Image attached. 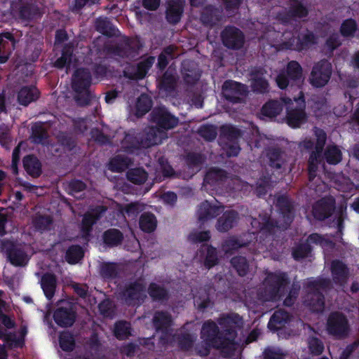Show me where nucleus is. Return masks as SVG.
<instances>
[{
	"label": "nucleus",
	"mask_w": 359,
	"mask_h": 359,
	"mask_svg": "<svg viewBox=\"0 0 359 359\" xmlns=\"http://www.w3.org/2000/svg\"><path fill=\"white\" fill-rule=\"evenodd\" d=\"M283 109L281 101L270 100L267 101L261 109V114L267 118H276Z\"/></svg>",
	"instance_id": "42"
},
{
	"label": "nucleus",
	"mask_w": 359,
	"mask_h": 359,
	"mask_svg": "<svg viewBox=\"0 0 359 359\" xmlns=\"http://www.w3.org/2000/svg\"><path fill=\"white\" fill-rule=\"evenodd\" d=\"M332 73L331 63L325 59L316 62L309 76V83L315 88H322L330 81Z\"/></svg>",
	"instance_id": "14"
},
{
	"label": "nucleus",
	"mask_w": 359,
	"mask_h": 359,
	"mask_svg": "<svg viewBox=\"0 0 359 359\" xmlns=\"http://www.w3.org/2000/svg\"><path fill=\"white\" fill-rule=\"evenodd\" d=\"M325 330L328 335L335 339L347 338L351 332L349 321L340 311H332L327 318Z\"/></svg>",
	"instance_id": "8"
},
{
	"label": "nucleus",
	"mask_w": 359,
	"mask_h": 359,
	"mask_svg": "<svg viewBox=\"0 0 359 359\" xmlns=\"http://www.w3.org/2000/svg\"><path fill=\"white\" fill-rule=\"evenodd\" d=\"M131 163L130 158L126 156L116 155L109 161V168L112 172H123L128 168Z\"/></svg>",
	"instance_id": "46"
},
{
	"label": "nucleus",
	"mask_w": 359,
	"mask_h": 359,
	"mask_svg": "<svg viewBox=\"0 0 359 359\" xmlns=\"http://www.w3.org/2000/svg\"><path fill=\"white\" fill-rule=\"evenodd\" d=\"M358 29L356 21L353 18L344 20L339 29L340 34L344 37H353Z\"/></svg>",
	"instance_id": "61"
},
{
	"label": "nucleus",
	"mask_w": 359,
	"mask_h": 359,
	"mask_svg": "<svg viewBox=\"0 0 359 359\" xmlns=\"http://www.w3.org/2000/svg\"><path fill=\"white\" fill-rule=\"evenodd\" d=\"M156 218L155 215L151 212H144L140 217V228L144 232H153L156 228Z\"/></svg>",
	"instance_id": "52"
},
{
	"label": "nucleus",
	"mask_w": 359,
	"mask_h": 359,
	"mask_svg": "<svg viewBox=\"0 0 359 359\" xmlns=\"http://www.w3.org/2000/svg\"><path fill=\"white\" fill-rule=\"evenodd\" d=\"M290 285L287 273L281 271L269 272L263 282L264 287L258 291L259 299L264 302H276L285 297L283 305L291 307L299 297L301 285L298 282H293L288 291Z\"/></svg>",
	"instance_id": "2"
},
{
	"label": "nucleus",
	"mask_w": 359,
	"mask_h": 359,
	"mask_svg": "<svg viewBox=\"0 0 359 359\" xmlns=\"http://www.w3.org/2000/svg\"><path fill=\"white\" fill-rule=\"evenodd\" d=\"M149 69L140 62L136 66H131L123 71L125 76L130 79H142L148 73Z\"/></svg>",
	"instance_id": "53"
},
{
	"label": "nucleus",
	"mask_w": 359,
	"mask_h": 359,
	"mask_svg": "<svg viewBox=\"0 0 359 359\" xmlns=\"http://www.w3.org/2000/svg\"><path fill=\"white\" fill-rule=\"evenodd\" d=\"M284 101L289 104L286 109V123L292 128H299L305 124L308 121V114L304 93L300 91L298 96L294 98V102L290 98Z\"/></svg>",
	"instance_id": "4"
},
{
	"label": "nucleus",
	"mask_w": 359,
	"mask_h": 359,
	"mask_svg": "<svg viewBox=\"0 0 359 359\" xmlns=\"http://www.w3.org/2000/svg\"><path fill=\"white\" fill-rule=\"evenodd\" d=\"M323 158L329 165H337L342 160V152L338 146L329 144L323 151Z\"/></svg>",
	"instance_id": "44"
},
{
	"label": "nucleus",
	"mask_w": 359,
	"mask_h": 359,
	"mask_svg": "<svg viewBox=\"0 0 359 359\" xmlns=\"http://www.w3.org/2000/svg\"><path fill=\"white\" fill-rule=\"evenodd\" d=\"M335 210V200L332 197H324L313 206V215L319 221H323L332 216Z\"/></svg>",
	"instance_id": "20"
},
{
	"label": "nucleus",
	"mask_w": 359,
	"mask_h": 359,
	"mask_svg": "<svg viewBox=\"0 0 359 359\" xmlns=\"http://www.w3.org/2000/svg\"><path fill=\"white\" fill-rule=\"evenodd\" d=\"M238 219V212L234 210H226L217 219L216 229L222 233L227 232L237 224Z\"/></svg>",
	"instance_id": "25"
},
{
	"label": "nucleus",
	"mask_w": 359,
	"mask_h": 359,
	"mask_svg": "<svg viewBox=\"0 0 359 359\" xmlns=\"http://www.w3.org/2000/svg\"><path fill=\"white\" fill-rule=\"evenodd\" d=\"M309 13L303 0H289L287 8L285 12L279 13L278 18L283 24H288L292 20L307 17Z\"/></svg>",
	"instance_id": "18"
},
{
	"label": "nucleus",
	"mask_w": 359,
	"mask_h": 359,
	"mask_svg": "<svg viewBox=\"0 0 359 359\" xmlns=\"http://www.w3.org/2000/svg\"><path fill=\"white\" fill-rule=\"evenodd\" d=\"M109 50L111 54L123 58H133L137 54V50L129 39L111 46Z\"/></svg>",
	"instance_id": "32"
},
{
	"label": "nucleus",
	"mask_w": 359,
	"mask_h": 359,
	"mask_svg": "<svg viewBox=\"0 0 359 359\" xmlns=\"http://www.w3.org/2000/svg\"><path fill=\"white\" fill-rule=\"evenodd\" d=\"M48 137L47 130L41 125L32 126L31 138L33 143L45 145Z\"/></svg>",
	"instance_id": "55"
},
{
	"label": "nucleus",
	"mask_w": 359,
	"mask_h": 359,
	"mask_svg": "<svg viewBox=\"0 0 359 359\" xmlns=\"http://www.w3.org/2000/svg\"><path fill=\"white\" fill-rule=\"evenodd\" d=\"M41 285L46 297L50 300L55 295L57 278L55 274L46 273L41 279Z\"/></svg>",
	"instance_id": "37"
},
{
	"label": "nucleus",
	"mask_w": 359,
	"mask_h": 359,
	"mask_svg": "<svg viewBox=\"0 0 359 359\" xmlns=\"http://www.w3.org/2000/svg\"><path fill=\"white\" fill-rule=\"evenodd\" d=\"M220 18L219 10L213 5H207L201 12L200 20L203 25L213 27Z\"/></svg>",
	"instance_id": "33"
},
{
	"label": "nucleus",
	"mask_w": 359,
	"mask_h": 359,
	"mask_svg": "<svg viewBox=\"0 0 359 359\" xmlns=\"http://www.w3.org/2000/svg\"><path fill=\"white\" fill-rule=\"evenodd\" d=\"M201 255L205 254L204 266L210 269L219 262L217 250L211 245L203 244L200 248Z\"/></svg>",
	"instance_id": "38"
},
{
	"label": "nucleus",
	"mask_w": 359,
	"mask_h": 359,
	"mask_svg": "<svg viewBox=\"0 0 359 359\" xmlns=\"http://www.w3.org/2000/svg\"><path fill=\"white\" fill-rule=\"evenodd\" d=\"M308 348L313 355H320L325 349L323 341L317 337H309L307 339Z\"/></svg>",
	"instance_id": "63"
},
{
	"label": "nucleus",
	"mask_w": 359,
	"mask_h": 359,
	"mask_svg": "<svg viewBox=\"0 0 359 359\" xmlns=\"http://www.w3.org/2000/svg\"><path fill=\"white\" fill-rule=\"evenodd\" d=\"M147 292L154 302L163 303L167 302L170 299L168 290L156 283H151L149 285Z\"/></svg>",
	"instance_id": "35"
},
{
	"label": "nucleus",
	"mask_w": 359,
	"mask_h": 359,
	"mask_svg": "<svg viewBox=\"0 0 359 359\" xmlns=\"http://www.w3.org/2000/svg\"><path fill=\"white\" fill-rule=\"evenodd\" d=\"M329 280L325 278L308 281L305 286L309 290L304 298V304L313 312L321 313L325 309V296L320 289L329 285Z\"/></svg>",
	"instance_id": "5"
},
{
	"label": "nucleus",
	"mask_w": 359,
	"mask_h": 359,
	"mask_svg": "<svg viewBox=\"0 0 359 359\" xmlns=\"http://www.w3.org/2000/svg\"><path fill=\"white\" fill-rule=\"evenodd\" d=\"M313 248L311 245L308 243V242H304L299 243L294 248H293L292 251V255L294 260L300 261L304 258L309 257V255L311 253Z\"/></svg>",
	"instance_id": "59"
},
{
	"label": "nucleus",
	"mask_w": 359,
	"mask_h": 359,
	"mask_svg": "<svg viewBox=\"0 0 359 359\" xmlns=\"http://www.w3.org/2000/svg\"><path fill=\"white\" fill-rule=\"evenodd\" d=\"M291 315L284 310H277L271 316L268 327L271 330L278 331L290 321Z\"/></svg>",
	"instance_id": "34"
},
{
	"label": "nucleus",
	"mask_w": 359,
	"mask_h": 359,
	"mask_svg": "<svg viewBox=\"0 0 359 359\" xmlns=\"http://www.w3.org/2000/svg\"><path fill=\"white\" fill-rule=\"evenodd\" d=\"M241 130L231 125H223L220 128V137L228 142H238L241 136Z\"/></svg>",
	"instance_id": "58"
},
{
	"label": "nucleus",
	"mask_w": 359,
	"mask_h": 359,
	"mask_svg": "<svg viewBox=\"0 0 359 359\" xmlns=\"http://www.w3.org/2000/svg\"><path fill=\"white\" fill-rule=\"evenodd\" d=\"M0 252L5 253L8 261L14 266H25L29 257L17 241L8 238L0 239Z\"/></svg>",
	"instance_id": "10"
},
{
	"label": "nucleus",
	"mask_w": 359,
	"mask_h": 359,
	"mask_svg": "<svg viewBox=\"0 0 359 359\" xmlns=\"http://www.w3.org/2000/svg\"><path fill=\"white\" fill-rule=\"evenodd\" d=\"M283 151L279 147H271L267 149L266 158L269 160V165L274 169H280L284 164Z\"/></svg>",
	"instance_id": "41"
},
{
	"label": "nucleus",
	"mask_w": 359,
	"mask_h": 359,
	"mask_svg": "<svg viewBox=\"0 0 359 359\" xmlns=\"http://www.w3.org/2000/svg\"><path fill=\"white\" fill-rule=\"evenodd\" d=\"M198 134L205 141L212 142L217 137V128L212 124H203L199 127Z\"/></svg>",
	"instance_id": "60"
},
{
	"label": "nucleus",
	"mask_w": 359,
	"mask_h": 359,
	"mask_svg": "<svg viewBox=\"0 0 359 359\" xmlns=\"http://www.w3.org/2000/svg\"><path fill=\"white\" fill-rule=\"evenodd\" d=\"M315 135L316 137L315 149L309 154L307 168L308 177L311 182L315 179L319 165L323 163V151L327 141V134L323 129L316 128Z\"/></svg>",
	"instance_id": "9"
},
{
	"label": "nucleus",
	"mask_w": 359,
	"mask_h": 359,
	"mask_svg": "<svg viewBox=\"0 0 359 359\" xmlns=\"http://www.w3.org/2000/svg\"><path fill=\"white\" fill-rule=\"evenodd\" d=\"M221 212L222 210L219 206L212 205L208 201H205L200 204L197 210L198 220L204 223L217 217Z\"/></svg>",
	"instance_id": "31"
},
{
	"label": "nucleus",
	"mask_w": 359,
	"mask_h": 359,
	"mask_svg": "<svg viewBox=\"0 0 359 359\" xmlns=\"http://www.w3.org/2000/svg\"><path fill=\"white\" fill-rule=\"evenodd\" d=\"M330 270L335 284L342 286L346 283L349 277V269L342 261L333 260L331 263Z\"/></svg>",
	"instance_id": "26"
},
{
	"label": "nucleus",
	"mask_w": 359,
	"mask_h": 359,
	"mask_svg": "<svg viewBox=\"0 0 359 359\" xmlns=\"http://www.w3.org/2000/svg\"><path fill=\"white\" fill-rule=\"evenodd\" d=\"M157 144L156 134L152 129L146 135L136 134L134 131L126 133L121 141V147L126 153L134 154L142 148H148Z\"/></svg>",
	"instance_id": "7"
},
{
	"label": "nucleus",
	"mask_w": 359,
	"mask_h": 359,
	"mask_svg": "<svg viewBox=\"0 0 359 359\" xmlns=\"http://www.w3.org/2000/svg\"><path fill=\"white\" fill-rule=\"evenodd\" d=\"M84 251L79 245H70L65 253V260L69 264H76L83 259Z\"/></svg>",
	"instance_id": "51"
},
{
	"label": "nucleus",
	"mask_w": 359,
	"mask_h": 359,
	"mask_svg": "<svg viewBox=\"0 0 359 359\" xmlns=\"http://www.w3.org/2000/svg\"><path fill=\"white\" fill-rule=\"evenodd\" d=\"M228 178V172L222 168H212L208 170L203 179L204 185H210L213 189L219 187Z\"/></svg>",
	"instance_id": "27"
},
{
	"label": "nucleus",
	"mask_w": 359,
	"mask_h": 359,
	"mask_svg": "<svg viewBox=\"0 0 359 359\" xmlns=\"http://www.w3.org/2000/svg\"><path fill=\"white\" fill-rule=\"evenodd\" d=\"M92 83V74L87 68L77 69L72 79V89L76 93L74 99L81 107L87 106L91 100L89 88Z\"/></svg>",
	"instance_id": "3"
},
{
	"label": "nucleus",
	"mask_w": 359,
	"mask_h": 359,
	"mask_svg": "<svg viewBox=\"0 0 359 359\" xmlns=\"http://www.w3.org/2000/svg\"><path fill=\"white\" fill-rule=\"evenodd\" d=\"M317 43L315 34L309 29L299 32L297 36L292 35L290 39L282 42L283 49L302 52L307 50Z\"/></svg>",
	"instance_id": "11"
},
{
	"label": "nucleus",
	"mask_w": 359,
	"mask_h": 359,
	"mask_svg": "<svg viewBox=\"0 0 359 359\" xmlns=\"http://www.w3.org/2000/svg\"><path fill=\"white\" fill-rule=\"evenodd\" d=\"M271 177L269 174L262 175L257 180L255 194L258 197L264 196L271 187Z\"/></svg>",
	"instance_id": "56"
},
{
	"label": "nucleus",
	"mask_w": 359,
	"mask_h": 359,
	"mask_svg": "<svg viewBox=\"0 0 359 359\" xmlns=\"http://www.w3.org/2000/svg\"><path fill=\"white\" fill-rule=\"evenodd\" d=\"M95 27L99 33L107 37L118 36V29L107 18H97L95 21Z\"/></svg>",
	"instance_id": "39"
},
{
	"label": "nucleus",
	"mask_w": 359,
	"mask_h": 359,
	"mask_svg": "<svg viewBox=\"0 0 359 359\" xmlns=\"http://www.w3.org/2000/svg\"><path fill=\"white\" fill-rule=\"evenodd\" d=\"M153 106V102L149 95L142 93L137 98L136 102V116L142 117L148 113Z\"/></svg>",
	"instance_id": "48"
},
{
	"label": "nucleus",
	"mask_w": 359,
	"mask_h": 359,
	"mask_svg": "<svg viewBox=\"0 0 359 359\" xmlns=\"http://www.w3.org/2000/svg\"><path fill=\"white\" fill-rule=\"evenodd\" d=\"M223 45L229 49L238 50L244 43L243 32L234 26H226L221 32Z\"/></svg>",
	"instance_id": "19"
},
{
	"label": "nucleus",
	"mask_w": 359,
	"mask_h": 359,
	"mask_svg": "<svg viewBox=\"0 0 359 359\" xmlns=\"http://www.w3.org/2000/svg\"><path fill=\"white\" fill-rule=\"evenodd\" d=\"M53 320L60 327H70L76 322L77 313L75 306L67 301H62L53 312Z\"/></svg>",
	"instance_id": "15"
},
{
	"label": "nucleus",
	"mask_w": 359,
	"mask_h": 359,
	"mask_svg": "<svg viewBox=\"0 0 359 359\" xmlns=\"http://www.w3.org/2000/svg\"><path fill=\"white\" fill-rule=\"evenodd\" d=\"M22 164L27 173L34 178H37L42 174V164L34 154H28L23 157Z\"/></svg>",
	"instance_id": "29"
},
{
	"label": "nucleus",
	"mask_w": 359,
	"mask_h": 359,
	"mask_svg": "<svg viewBox=\"0 0 359 359\" xmlns=\"http://www.w3.org/2000/svg\"><path fill=\"white\" fill-rule=\"evenodd\" d=\"M276 206L285 222L290 224L294 216V203L287 195H280L276 199Z\"/></svg>",
	"instance_id": "23"
},
{
	"label": "nucleus",
	"mask_w": 359,
	"mask_h": 359,
	"mask_svg": "<svg viewBox=\"0 0 359 359\" xmlns=\"http://www.w3.org/2000/svg\"><path fill=\"white\" fill-rule=\"evenodd\" d=\"M177 86V79L172 74L166 71L161 76L158 87L160 90L171 94L175 91Z\"/></svg>",
	"instance_id": "45"
},
{
	"label": "nucleus",
	"mask_w": 359,
	"mask_h": 359,
	"mask_svg": "<svg viewBox=\"0 0 359 359\" xmlns=\"http://www.w3.org/2000/svg\"><path fill=\"white\" fill-rule=\"evenodd\" d=\"M266 71L263 67H256L250 74L252 76L250 87L254 93L265 94L269 91V83L265 77Z\"/></svg>",
	"instance_id": "22"
},
{
	"label": "nucleus",
	"mask_w": 359,
	"mask_h": 359,
	"mask_svg": "<svg viewBox=\"0 0 359 359\" xmlns=\"http://www.w3.org/2000/svg\"><path fill=\"white\" fill-rule=\"evenodd\" d=\"M11 8L13 13L16 14L22 20H31L35 15L34 8L29 4L18 5L13 4Z\"/></svg>",
	"instance_id": "50"
},
{
	"label": "nucleus",
	"mask_w": 359,
	"mask_h": 359,
	"mask_svg": "<svg viewBox=\"0 0 359 359\" xmlns=\"http://www.w3.org/2000/svg\"><path fill=\"white\" fill-rule=\"evenodd\" d=\"M184 6V0H168L165 11L167 22L171 25H177L183 16Z\"/></svg>",
	"instance_id": "21"
},
{
	"label": "nucleus",
	"mask_w": 359,
	"mask_h": 359,
	"mask_svg": "<svg viewBox=\"0 0 359 359\" xmlns=\"http://www.w3.org/2000/svg\"><path fill=\"white\" fill-rule=\"evenodd\" d=\"M153 325L156 332L167 333L172 332L173 320L171 314L166 311H157L153 317Z\"/></svg>",
	"instance_id": "24"
},
{
	"label": "nucleus",
	"mask_w": 359,
	"mask_h": 359,
	"mask_svg": "<svg viewBox=\"0 0 359 359\" xmlns=\"http://www.w3.org/2000/svg\"><path fill=\"white\" fill-rule=\"evenodd\" d=\"M175 47L172 45L168 46L163 49L158 56V62L156 64V67L159 70L163 71L168 65L169 61L175 57Z\"/></svg>",
	"instance_id": "47"
},
{
	"label": "nucleus",
	"mask_w": 359,
	"mask_h": 359,
	"mask_svg": "<svg viewBox=\"0 0 359 359\" xmlns=\"http://www.w3.org/2000/svg\"><path fill=\"white\" fill-rule=\"evenodd\" d=\"M222 93L229 103H242L244 96L247 95V86L233 80H226L222 85Z\"/></svg>",
	"instance_id": "17"
},
{
	"label": "nucleus",
	"mask_w": 359,
	"mask_h": 359,
	"mask_svg": "<svg viewBox=\"0 0 359 359\" xmlns=\"http://www.w3.org/2000/svg\"><path fill=\"white\" fill-rule=\"evenodd\" d=\"M22 36L21 31L14 29L12 32H0V64H4L8 60Z\"/></svg>",
	"instance_id": "13"
},
{
	"label": "nucleus",
	"mask_w": 359,
	"mask_h": 359,
	"mask_svg": "<svg viewBox=\"0 0 359 359\" xmlns=\"http://www.w3.org/2000/svg\"><path fill=\"white\" fill-rule=\"evenodd\" d=\"M145 292V284L140 280H135L126 284L120 292V296L126 304L135 306L144 301L147 297Z\"/></svg>",
	"instance_id": "12"
},
{
	"label": "nucleus",
	"mask_w": 359,
	"mask_h": 359,
	"mask_svg": "<svg viewBox=\"0 0 359 359\" xmlns=\"http://www.w3.org/2000/svg\"><path fill=\"white\" fill-rule=\"evenodd\" d=\"M39 91L34 86H23L18 93V101L20 104L27 106L36 101L39 97Z\"/></svg>",
	"instance_id": "36"
},
{
	"label": "nucleus",
	"mask_w": 359,
	"mask_h": 359,
	"mask_svg": "<svg viewBox=\"0 0 359 359\" xmlns=\"http://www.w3.org/2000/svg\"><path fill=\"white\" fill-rule=\"evenodd\" d=\"M151 122L162 130H169L175 128L179 123V118L172 114L164 107H155L150 114Z\"/></svg>",
	"instance_id": "16"
},
{
	"label": "nucleus",
	"mask_w": 359,
	"mask_h": 359,
	"mask_svg": "<svg viewBox=\"0 0 359 359\" xmlns=\"http://www.w3.org/2000/svg\"><path fill=\"white\" fill-rule=\"evenodd\" d=\"M217 323L222 330L213 320L205 321L201 327V338L212 348L220 350L224 357L231 358L236 350V338L243 325L242 318L236 313H224L219 316Z\"/></svg>",
	"instance_id": "1"
},
{
	"label": "nucleus",
	"mask_w": 359,
	"mask_h": 359,
	"mask_svg": "<svg viewBox=\"0 0 359 359\" xmlns=\"http://www.w3.org/2000/svg\"><path fill=\"white\" fill-rule=\"evenodd\" d=\"M59 344L62 351H72L75 347V339L73 334L69 331L62 332L59 335Z\"/></svg>",
	"instance_id": "57"
},
{
	"label": "nucleus",
	"mask_w": 359,
	"mask_h": 359,
	"mask_svg": "<svg viewBox=\"0 0 359 359\" xmlns=\"http://www.w3.org/2000/svg\"><path fill=\"white\" fill-rule=\"evenodd\" d=\"M119 267L115 262H104L100 270V276L104 280H111L118 277Z\"/></svg>",
	"instance_id": "49"
},
{
	"label": "nucleus",
	"mask_w": 359,
	"mask_h": 359,
	"mask_svg": "<svg viewBox=\"0 0 359 359\" xmlns=\"http://www.w3.org/2000/svg\"><path fill=\"white\" fill-rule=\"evenodd\" d=\"M126 175L128 181L135 184H142L148 178V173L142 168L130 169Z\"/></svg>",
	"instance_id": "54"
},
{
	"label": "nucleus",
	"mask_w": 359,
	"mask_h": 359,
	"mask_svg": "<svg viewBox=\"0 0 359 359\" xmlns=\"http://www.w3.org/2000/svg\"><path fill=\"white\" fill-rule=\"evenodd\" d=\"M303 81V69L296 60L287 62L286 67L281 69L276 77L278 87L281 90L291 86H299Z\"/></svg>",
	"instance_id": "6"
},
{
	"label": "nucleus",
	"mask_w": 359,
	"mask_h": 359,
	"mask_svg": "<svg viewBox=\"0 0 359 359\" xmlns=\"http://www.w3.org/2000/svg\"><path fill=\"white\" fill-rule=\"evenodd\" d=\"M123 240V233L117 229H109L102 234V241L105 245L113 248L120 245Z\"/></svg>",
	"instance_id": "43"
},
{
	"label": "nucleus",
	"mask_w": 359,
	"mask_h": 359,
	"mask_svg": "<svg viewBox=\"0 0 359 359\" xmlns=\"http://www.w3.org/2000/svg\"><path fill=\"white\" fill-rule=\"evenodd\" d=\"M247 245V243L241 241L237 236H231L223 240L221 249L225 255H232L242 247Z\"/></svg>",
	"instance_id": "40"
},
{
	"label": "nucleus",
	"mask_w": 359,
	"mask_h": 359,
	"mask_svg": "<svg viewBox=\"0 0 359 359\" xmlns=\"http://www.w3.org/2000/svg\"><path fill=\"white\" fill-rule=\"evenodd\" d=\"M205 157L201 153L189 152L185 156L189 168H198L205 162Z\"/></svg>",
	"instance_id": "64"
},
{
	"label": "nucleus",
	"mask_w": 359,
	"mask_h": 359,
	"mask_svg": "<svg viewBox=\"0 0 359 359\" xmlns=\"http://www.w3.org/2000/svg\"><path fill=\"white\" fill-rule=\"evenodd\" d=\"M101 210L97 209L93 212H87L83 215L81 221V231L83 237H88L90 235L93 230V226L97 223L101 217V213L105 211V208L103 206L98 207Z\"/></svg>",
	"instance_id": "28"
},
{
	"label": "nucleus",
	"mask_w": 359,
	"mask_h": 359,
	"mask_svg": "<svg viewBox=\"0 0 359 359\" xmlns=\"http://www.w3.org/2000/svg\"><path fill=\"white\" fill-rule=\"evenodd\" d=\"M251 225L252 227L257 225L259 232L266 236H273L278 227V222L270 216L265 215L261 218V221L252 218Z\"/></svg>",
	"instance_id": "30"
},
{
	"label": "nucleus",
	"mask_w": 359,
	"mask_h": 359,
	"mask_svg": "<svg viewBox=\"0 0 359 359\" xmlns=\"http://www.w3.org/2000/svg\"><path fill=\"white\" fill-rule=\"evenodd\" d=\"M131 328L130 324L126 321H118L114 326V336L119 340L127 339L131 335Z\"/></svg>",
	"instance_id": "62"
}]
</instances>
